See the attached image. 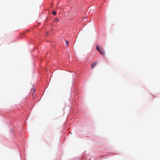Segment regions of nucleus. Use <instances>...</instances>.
<instances>
[{"instance_id": "obj_3", "label": "nucleus", "mask_w": 160, "mask_h": 160, "mask_svg": "<svg viewBox=\"0 0 160 160\" xmlns=\"http://www.w3.org/2000/svg\"><path fill=\"white\" fill-rule=\"evenodd\" d=\"M83 21L85 22H87V21H88V19H87V18H84V19H83Z\"/></svg>"}, {"instance_id": "obj_4", "label": "nucleus", "mask_w": 160, "mask_h": 160, "mask_svg": "<svg viewBox=\"0 0 160 160\" xmlns=\"http://www.w3.org/2000/svg\"><path fill=\"white\" fill-rule=\"evenodd\" d=\"M52 14L53 15H56V12L55 11H53L52 12Z\"/></svg>"}, {"instance_id": "obj_1", "label": "nucleus", "mask_w": 160, "mask_h": 160, "mask_svg": "<svg viewBox=\"0 0 160 160\" xmlns=\"http://www.w3.org/2000/svg\"><path fill=\"white\" fill-rule=\"evenodd\" d=\"M97 49L99 52L102 55H105V52L103 49H102L100 48V46L98 45L96 46Z\"/></svg>"}, {"instance_id": "obj_2", "label": "nucleus", "mask_w": 160, "mask_h": 160, "mask_svg": "<svg viewBox=\"0 0 160 160\" xmlns=\"http://www.w3.org/2000/svg\"><path fill=\"white\" fill-rule=\"evenodd\" d=\"M98 63L97 62H95L93 63H92L91 64V69H92Z\"/></svg>"}, {"instance_id": "obj_6", "label": "nucleus", "mask_w": 160, "mask_h": 160, "mask_svg": "<svg viewBox=\"0 0 160 160\" xmlns=\"http://www.w3.org/2000/svg\"><path fill=\"white\" fill-rule=\"evenodd\" d=\"M34 92H35V90H33V93H34Z\"/></svg>"}, {"instance_id": "obj_5", "label": "nucleus", "mask_w": 160, "mask_h": 160, "mask_svg": "<svg viewBox=\"0 0 160 160\" xmlns=\"http://www.w3.org/2000/svg\"><path fill=\"white\" fill-rule=\"evenodd\" d=\"M66 44L67 45H68V41H66Z\"/></svg>"}]
</instances>
